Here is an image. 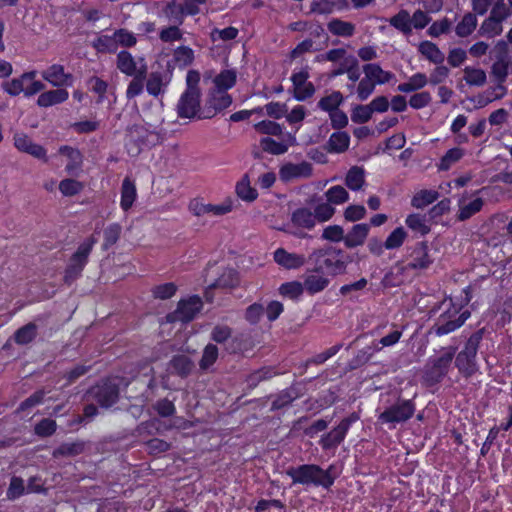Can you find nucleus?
<instances>
[{
  "mask_svg": "<svg viewBox=\"0 0 512 512\" xmlns=\"http://www.w3.org/2000/svg\"><path fill=\"white\" fill-rule=\"evenodd\" d=\"M332 468L333 466H330L324 470L315 464H303L289 468L286 474L292 479L293 484L329 488L335 480V477L332 475Z\"/></svg>",
  "mask_w": 512,
  "mask_h": 512,
  "instance_id": "nucleus-1",
  "label": "nucleus"
},
{
  "mask_svg": "<svg viewBox=\"0 0 512 512\" xmlns=\"http://www.w3.org/2000/svg\"><path fill=\"white\" fill-rule=\"evenodd\" d=\"M236 81L237 73L233 69L223 70L214 77V90L209 100V104L214 111L225 109L231 104L232 99L226 91L231 89L236 84Z\"/></svg>",
  "mask_w": 512,
  "mask_h": 512,
  "instance_id": "nucleus-2",
  "label": "nucleus"
},
{
  "mask_svg": "<svg viewBox=\"0 0 512 512\" xmlns=\"http://www.w3.org/2000/svg\"><path fill=\"white\" fill-rule=\"evenodd\" d=\"M442 305L445 310L433 326V330L438 336L447 335L455 331L470 317L468 310L461 312V308L453 305L451 300L448 302L444 301Z\"/></svg>",
  "mask_w": 512,
  "mask_h": 512,
  "instance_id": "nucleus-3",
  "label": "nucleus"
},
{
  "mask_svg": "<svg viewBox=\"0 0 512 512\" xmlns=\"http://www.w3.org/2000/svg\"><path fill=\"white\" fill-rule=\"evenodd\" d=\"M342 256L341 249L319 248L310 253L309 260L315 265L323 266V269H327L331 275H338L344 273L347 267V262Z\"/></svg>",
  "mask_w": 512,
  "mask_h": 512,
  "instance_id": "nucleus-4",
  "label": "nucleus"
},
{
  "mask_svg": "<svg viewBox=\"0 0 512 512\" xmlns=\"http://www.w3.org/2000/svg\"><path fill=\"white\" fill-rule=\"evenodd\" d=\"M455 353V348L447 347L437 356L430 358L425 369V380L430 384L440 382L447 375Z\"/></svg>",
  "mask_w": 512,
  "mask_h": 512,
  "instance_id": "nucleus-5",
  "label": "nucleus"
},
{
  "mask_svg": "<svg viewBox=\"0 0 512 512\" xmlns=\"http://www.w3.org/2000/svg\"><path fill=\"white\" fill-rule=\"evenodd\" d=\"M317 225L313 210L308 207L295 209L290 216V222L280 228L281 231L298 238H305V231L313 230Z\"/></svg>",
  "mask_w": 512,
  "mask_h": 512,
  "instance_id": "nucleus-6",
  "label": "nucleus"
},
{
  "mask_svg": "<svg viewBox=\"0 0 512 512\" xmlns=\"http://www.w3.org/2000/svg\"><path fill=\"white\" fill-rule=\"evenodd\" d=\"M158 134L151 125L135 124L129 128L126 140V149L131 156H137L142 145L155 144Z\"/></svg>",
  "mask_w": 512,
  "mask_h": 512,
  "instance_id": "nucleus-7",
  "label": "nucleus"
},
{
  "mask_svg": "<svg viewBox=\"0 0 512 512\" xmlns=\"http://www.w3.org/2000/svg\"><path fill=\"white\" fill-rule=\"evenodd\" d=\"M201 92H194L192 90H185L180 96L176 110L180 118L184 119H206L211 118L217 111L208 110L205 113H201Z\"/></svg>",
  "mask_w": 512,
  "mask_h": 512,
  "instance_id": "nucleus-8",
  "label": "nucleus"
},
{
  "mask_svg": "<svg viewBox=\"0 0 512 512\" xmlns=\"http://www.w3.org/2000/svg\"><path fill=\"white\" fill-rule=\"evenodd\" d=\"M96 242L97 239L92 236L85 239L79 245L76 252L70 258L69 264L65 270L64 280L66 283H72L81 275V272L88 261V256Z\"/></svg>",
  "mask_w": 512,
  "mask_h": 512,
  "instance_id": "nucleus-9",
  "label": "nucleus"
},
{
  "mask_svg": "<svg viewBox=\"0 0 512 512\" xmlns=\"http://www.w3.org/2000/svg\"><path fill=\"white\" fill-rule=\"evenodd\" d=\"M414 411L415 407L412 401L398 400L381 412L378 416V420L382 424H388L390 428H394L397 424L410 419Z\"/></svg>",
  "mask_w": 512,
  "mask_h": 512,
  "instance_id": "nucleus-10",
  "label": "nucleus"
},
{
  "mask_svg": "<svg viewBox=\"0 0 512 512\" xmlns=\"http://www.w3.org/2000/svg\"><path fill=\"white\" fill-rule=\"evenodd\" d=\"M358 419L359 417L355 413H352L348 417L342 419L334 429L320 438L319 444L322 449L335 450L344 441L351 425Z\"/></svg>",
  "mask_w": 512,
  "mask_h": 512,
  "instance_id": "nucleus-11",
  "label": "nucleus"
},
{
  "mask_svg": "<svg viewBox=\"0 0 512 512\" xmlns=\"http://www.w3.org/2000/svg\"><path fill=\"white\" fill-rule=\"evenodd\" d=\"M478 350V341L470 338L464 349L456 356L455 364L460 373L465 376H471L476 371V355Z\"/></svg>",
  "mask_w": 512,
  "mask_h": 512,
  "instance_id": "nucleus-12",
  "label": "nucleus"
},
{
  "mask_svg": "<svg viewBox=\"0 0 512 512\" xmlns=\"http://www.w3.org/2000/svg\"><path fill=\"white\" fill-rule=\"evenodd\" d=\"M202 301L198 296H192L188 299L181 300L178 303V307L176 311L170 315H168L169 321H181V322H189L200 312L202 309Z\"/></svg>",
  "mask_w": 512,
  "mask_h": 512,
  "instance_id": "nucleus-13",
  "label": "nucleus"
},
{
  "mask_svg": "<svg viewBox=\"0 0 512 512\" xmlns=\"http://www.w3.org/2000/svg\"><path fill=\"white\" fill-rule=\"evenodd\" d=\"M95 400L105 408L111 407L118 400V385L113 380H106L91 390Z\"/></svg>",
  "mask_w": 512,
  "mask_h": 512,
  "instance_id": "nucleus-14",
  "label": "nucleus"
},
{
  "mask_svg": "<svg viewBox=\"0 0 512 512\" xmlns=\"http://www.w3.org/2000/svg\"><path fill=\"white\" fill-rule=\"evenodd\" d=\"M308 78L309 72L307 69L295 72L291 76V81L293 83V97L298 101H305L315 93V87L308 81Z\"/></svg>",
  "mask_w": 512,
  "mask_h": 512,
  "instance_id": "nucleus-15",
  "label": "nucleus"
},
{
  "mask_svg": "<svg viewBox=\"0 0 512 512\" xmlns=\"http://www.w3.org/2000/svg\"><path fill=\"white\" fill-rule=\"evenodd\" d=\"M117 68L121 71V73L127 76H134L139 74L140 76H146L147 66L144 63L143 59H140L138 62L134 59V57L128 51H120L117 54L116 61Z\"/></svg>",
  "mask_w": 512,
  "mask_h": 512,
  "instance_id": "nucleus-16",
  "label": "nucleus"
},
{
  "mask_svg": "<svg viewBox=\"0 0 512 512\" xmlns=\"http://www.w3.org/2000/svg\"><path fill=\"white\" fill-rule=\"evenodd\" d=\"M313 168L309 162L300 163L287 162L280 167L279 176L284 182L296 179H306L312 176Z\"/></svg>",
  "mask_w": 512,
  "mask_h": 512,
  "instance_id": "nucleus-17",
  "label": "nucleus"
},
{
  "mask_svg": "<svg viewBox=\"0 0 512 512\" xmlns=\"http://www.w3.org/2000/svg\"><path fill=\"white\" fill-rule=\"evenodd\" d=\"M273 260L277 265L286 270H297L306 263L305 255L289 252L284 248H277L273 252Z\"/></svg>",
  "mask_w": 512,
  "mask_h": 512,
  "instance_id": "nucleus-18",
  "label": "nucleus"
},
{
  "mask_svg": "<svg viewBox=\"0 0 512 512\" xmlns=\"http://www.w3.org/2000/svg\"><path fill=\"white\" fill-rule=\"evenodd\" d=\"M260 147L263 151L272 155L285 154L291 146L297 144L295 135L286 133L281 141H276L270 137H263L260 139Z\"/></svg>",
  "mask_w": 512,
  "mask_h": 512,
  "instance_id": "nucleus-19",
  "label": "nucleus"
},
{
  "mask_svg": "<svg viewBox=\"0 0 512 512\" xmlns=\"http://www.w3.org/2000/svg\"><path fill=\"white\" fill-rule=\"evenodd\" d=\"M323 266L315 265V269L308 272L304 278V289L310 294L323 291L329 285V279L322 274Z\"/></svg>",
  "mask_w": 512,
  "mask_h": 512,
  "instance_id": "nucleus-20",
  "label": "nucleus"
},
{
  "mask_svg": "<svg viewBox=\"0 0 512 512\" xmlns=\"http://www.w3.org/2000/svg\"><path fill=\"white\" fill-rule=\"evenodd\" d=\"M362 69L364 75L368 76L376 85L395 83L397 80L393 72L384 70L377 63L365 64Z\"/></svg>",
  "mask_w": 512,
  "mask_h": 512,
  "instance_id": "nucleus-21",
  "label": "nucleus"
},
{
  "mask_svg": "<svg viewBox=\"0 0 512 512\" xmlns=\"http://www.w3.org/2000/svg\"><path fill=\"white\" fill-rule=\"evenodd\" d=\"M410 258L411 259L407 264V267L411 269H426L433 262V259L429 253V248L424 242L416 244L410 255Z\"/></svg>",
  "mask_w": 512,
  "mask_h": 512,
  "instance_id": "nucleus-22",
  "label": "nucleus"
},
{
  "mask_svg": "<svg viewBox=\"0 0 512 512\" xmlns=\"http://www.w3.org/2000/svg\"><path fill=\"white\" fill-rule=\"evenodd\" d=\"M206 0H185L184 2H176L168 4L166 8L167 14L179 15L178 22L182 23L184 15H195L199 12V5L204 4Z\"/></svg>",
  "mask_w": 512,
  "mask_h": 512,
  "instance_id": "nucleus-23",
  "label": "nucleus"
},
{
  "mask_svg": "<svg viewBox=\"0 0 512 512\" xmlns=\"http://www.w3.org/2000/svg\"><path fill=\"white\" fill-rule=\"evenodd\" d=\"M3 86L5 91L12 96L19 95L21 92L25 96H30L32 95V72H26L20 78L5 82Z\"/></svg>",
  "mask_w": 512,
  "mask_h": 512,
  "instance_id": "nucleus-24",
  "label": "nucleus"
},
{
  "mask_svg": "<svg viewBox=\"0 0 512 512\" xmlns=\"http://www.w3.org/2000/svg\"><path fill=\"white\" fill-rule=\"evenodd\" d=\"M370 231V225L366 223L355 224L345 234L344 244L347 248H355L361 246L366 241Z\"/></svg>",
  "mask_w": 512,
  "mask_h": 512,
  "instance_id": "nucleus-25",
  "label": "nucleus"
},
{
  "mask_svg": "<svg viewBox=\"0 0 512 512\" xmlns=\"http://www.w3.org/2000/svg\"><path fill=\"white\" fill-rule=\"evenodd\" d=\"M43 77L54 86L72 85L73 77L64 72L61 65L54 64L43 73Z\"/></svg>",
  "mask_w": 512,
  "mask_h": 512,
  "instance_id": "nucleus-26",
  "label": "nucleus"
},
{
  "mask_svg": "<svg viewBox=\"0 0 512 512\" xmlns=\"http://www.w3.org/2000/svg\"><path fill=\"white\" fill-rule=\"evenodd\" d=\"M59 154L66 158L67 163L65 170L69 174H74L80 169L83 159L82 154L78 149L71 146H62L59 148Z\"/></svg>",
  "mask_w": 512,
  "mask_h": 512,
  "instance_id": "nucleus-27",
  "label": "nucleus"
},
{
  "mask_svg": "<svg viewBox=\"0 0 512 512\" xmlns=\"http://www.w3.org/2000/svg\"><path fill=\"white\" fill-rule=\"evenodd\" d=\"M68 97L69 93L65 89L50 90L39 95L37 104L41 107H49L65 102Z\"/></svg>",
  "mask_w": 512,
  "mask_h": 512,
  "instance_id": "nucleus-28",
  "label": "nucleus"
},
{
  "mask_svg": "<svg viewBox=\"0 0 512 512\" xmlns=\"http://www.w3.org/2000/svg\"><path fill=\"white\" fill-rule=\"evenodd\" d=\"M349 144L350 136L347 132H334L327 142V150L330 153H342L348 149Z\"/></svg>",
  "mask_w": 512,
  "mask_h": 512,
  "instance_id": "nucleus-29",
  "label": "nucleus"
},
{
  "mask_svg": "<svg viewBox=\"0 0 512 512\" xmlns=\"http://www.w3.org/2000/svg\"><path fill=\"white\" fill-rule=\"evenodd\" d=\"M428 83L426 74L417 72L411 75L406 82L399 84L397 90L401 93H411L423 89Z\"/></svg>",
  "mask_w": 512,
  "mask_h": 512,
  "instance_id": "nucleus-30",
  "label": "nucleus"
},
{
  "mask_svg": "<svg viewBox=\"0 0 512 512\" xmlns=\"http://www.w3.org/2000/svg\"><path fill=\"white\" fill-rule=\"evenodd\" d=\"M483 206V200L479 197L467 201L466 198L459 200V214L458 219L463 221L469 219L471 216L481 210Z\"/></svg>",
  "mask_w": 512,
  "mask_h": 512,
  "instance_id": "nucleus-31",
  "label": "nucleus"
},
{
  "mask_svg": "<svg viewBox=\"0 0 512 512\" xmlns=\"http://www.w3.org/2000/svg\"><path fill=\"white\" fill-rule=\"evenodd\" d=\"M418 50L427 60L434 64H442L445 60L444 53L433 42H421L418 46Z\"/></svg>",
  "mask_w": 512,
  "mask_h": 512,
  "instance_id": "nucleus-32",
  "label": "nucleus"
},
{
  "mask_svg": "<svg viewBox=\"0 0 512 512\" xmlns=\"http://www.w3.org/2000/svg\"><path fill=\"white\" fill-rule=\"evenodd\" d=\"M167 85L168 81L161 72H152L147 79L146 90L150 95L157 97L165 92Z\"/></svg>",
  "mask_w": 512,
  "mask_h": 512,
  "instance_id": "nucleus-33",
  "label": "nucleus"
},
{
  "mask_svg": "<svg viewBox=\"0 0 512 512\" xmlns=\"http://www.w3.org/2000/svg\"><path fill=\"white\" fill-rule=\"evenodd\" d=\"M365 184V171L362 167H351L345 177V185L352 191L362 189Z\"/></svg>",
  "mask_w": 512,
  "mask_h": 512,
  "instance_id": "nucleus-34",
  "label": "nucleus"
},
{
  "mask_svg": "<svg viewBox=\"0 0 512 512\" xmlns=\"http://www.w3.org/2000/svg\"><path fill=\"white\" fill-rule=\"evenodd\" d=\"M137 192L135 184L129 179L125 178L121 188V201L120 206L124 211L130 209L136 199Z\"/></svg>",
  "mask_w": 512,
  "mask_h": 512,
  "instance_id": "nucleus-35",
  "label": "nucleus"
},
{
  "mask_svg": "<svg viewBox=\"0 0 512 512\" xmlns=\"http://www.w3.org/2000/svg\"><path fill=\"white\" fill-rule=\"evenodd\" d=\"M478 32L484 37H496L503 32V21L489 15V17L482 22Z\"/></svg>",
  "mask_w": 512,
  "mask_h": 512,
  "instance_id": "nucleus-36",
  "label": "nucleus"
},
{
  "mask_svg": "<svg viewBox=\"0 0 512 512\" xmlns=\"http://www.w3.org/2000/svg\"><path fill=\"white\" fill-rule=\"evenodd\" d=\"M239 283L238 273L232 268H226L222 274L210 284L209 288H233Z\"/></svg>",
  "mask_w": 512,
  "mask_h": 512,
  "instance_id": "nucleus-37",
  "label": "nucleus"
},
{
  "mask_svg": "<svg viewBox=\"0 0 512 512\" xmlns=\"http://www.w3.org/2000/svg\"><path fill=\"white\" fill-rule=\"evenodd\" d=\"M327 28L330 33L340 37H351L355 33L354 24L340 19H332Z\"/></svg>",
  "mask_w": 512,
  "mask_h": 512,
  "instance_id": "nucleus-38",
  "label": "nucleus"
},
{
  "mask_svg": "<svg viewBox=\"0 0 512 512\" xmlns=\"http://www.w3.org/2000/svg\"><path fill=\"white\" fill-rule=\"evenodd\" d=\"M313 213L317 223H325L333 218L336 213V209L326 200L317 202L314 206Z\"/></svg>",
  "mask_w": 512,
  "mask_h": 512,
  "instance_id": "nucleus-39",
  "label": "nucleus"
},
{
  "mask_svg": "<svg viewBox=\"0 0 512 512\" xmlns=\"http://www.w3.org/2000/svg\"><path fill=\"white\" fill-rule=\"evenodd\" d=\"M511 72L510 61L506 56L499 57L491 67V75L497 82H505Z\"/></svg>",
  "mask_w": 512,
  "mask_h": 512,
  "instance_id": "nucleus-40",
  "label": "nucleus"
},
{
  "mask_svg": "<svg viewBox=\"0 0 512 512\" xmlns=\"http://www.w3.org/2000/svg\"><path fill=\"white\" fill-rule=\"evenodd\" d=\"M389 23L392 27L402 32L403 34L411 33V21L410 14L407 10L402 9L397 14L389 19Z\"/></svg>",
  "mask_w": 512,
  "mask_h": 512,
  "instance_id": "nucleus-41",
  "label": "nucleus"
},
{
  "mask_svg": "<svg viewBox=\"0 0 512 512\" xmlns=\"http://www.w3.org/2000/svg\"><path fill=\"white\" fill-rule=\"evenodd\" d=\"M438 197L439 194L436 190L423 189L415 193L411 200V205L418 209L424 208L436 201Z\"/></svg>",
  "mask_w": 512,
  "mask_h": 512,
  "instance_id": "nucleus-42",
  "label": "nucleus"
},
{
  "mask_svg": "<svg viewBox=\"0 0 512 512\" xmlns=\"http://www.w3.org/2000/svg\"><path fill=\"white\" fill-rule=\"evenodd\" d=\"M324 196L326 200L333 206L344 204L349 200V193L343 186L340 185L330 187L324 193Z\"/></svg>",
  "mask_w": 512,
  "mask_h": 512,
  "instance_id": "nucleus-43",
  "label": "nucleus"
},
{
  "mask_svg": "<svg viewBox=\"0 0 512 512\" xmlns=\"http://www.w3.org/2000/svg\"><path fill=\"white\" fill-rule=\"evenodd\" d=\"M344 98L341 92L333 91L329 95L322 97L318 102V107L330 113L331 111L337 110L338 107L343 103Z\"/></svg>",
  "mask_w": 512,
  "mask_h": 512,
  "instance_id": "nucleus-44",
  "label": "nucleus"
},
{
  "mask_svg": "<svg viewBox=\"0 0 512 512\" xmlns=\"http://www.w3.org/2000/svg\"><path fill=\"white\" fill-rule=\"evenodd\" d=\"M463 79L470 86H483L487 77L483 69L467 66L464 69Z\"/></svg>",
  "mask_w": 512,
  "mask_h": 512,
  "instance_id": "nucleus-45",
  "label": "nucleus"
},
{
  "mask_svg": "<svg viewBox=\"0 0 512 512\" xmlns=\"http://www.w3.org/2000/svg\"><path fill=\"white\" fill-rule=\"evenodd\" d=\"M236 193L244 201H254L258 193L256 189H254L249 181V178L247 176H244L236 185Z\"/></svg>",
  "mask_w": 512,
  "mask_h": 512,
  "instance_id": "nucleus-46",
  "label": "nucleus"
},
{
  "mask_svg": "<svg viewBox=\"0 0 512 512\" xmlns=\"http://www.w3.org/2000/svg\"><path fill=\"white\" fill-rule=\"evenodd\" d=\"M477 26V18L475 14L467 13L456 26V34L460 37L470 35Z\"/></svg>",
  "mask_w": 512,
  "mask_h": 512,
  "instance_id": "nucleus-47",
  "label": "nucleus"
},
{
  "mask_svg": "<svg viewBox=\"0 0 512 512\" xmlns=\"http://www.w3.org/2000/svg\"><path fill=\"white\" fill-rule=\"evenodd\" d=\"M407 238V232L403 227L395 228L384 242L385 249L393 250L401 247Z\"/></svg>",
  "mask_w": 512,
  "mask_h": 512,
  "instance_id": "nucleus-48",
  "label": "nucleus"
},
{
  "mask_svg": "<svg viewBox=\"0 0 512 512\" xmlns=\"http://www.w3.org/2000/svg\"><path fill=\"white\" fill-rule=\"evenodd\" d=\"M192 367L193 363L186 355H177L170 362L171 370L180 375H187Z\"/></svg>",
  "mask_w": 512,
  "mask_h": 512,
  "instance_id": "nucleus-49",
  "label": "nucleus"
},
{
  "mask_svg": "<svg viewBox=\"0 0 512 512\" xmlns=\"http://www.w3.org/2000/svg\"><path fill=\"white\" fill-rule=\"evenodd\" d=\"M255 130L258 133L271 135V136H280L283 133V127L271 120H263L254 125Z\"/></svg>",
  "mask_w": 512,
  "mask_h": 512,
  "instance_id": "nucleus-50",
  "label": "nucleus"
},
{
  "mask_svg": "<svg viewBox=\"0 0 512 512\" xmlns=\"http://www.w3.org/2000/svg\"><path fill=\"white\" fill-rule=\"evenodd\" d=\"M304 290L303 283L298 281L286 282L279 287V293L290 299H297L302 295Z\"/></svg>",
  "mask_w": 512,
  "mask_h": 512,
  "instance_id": "nucleus-51",
  "label": "nucleus"
},
{
  "mask_svg": "<svg viewBox=\"0 0 512 512\" xmlns=\"http://www.w3.org/2000/svg\"><path fill=\"white\" fill-rule=\"evenodd\" d=\"M376 86L368 76L364 75L356 87L357 98L360 101L367 100L374 93Z\"/></svg>",
  "mask_w": 512,
  "mask_h": 512,
  "instance_id": "nucleus-52",
  "label": "nucleus"
},
{
  "mask_svg": "<svg viewBox=\"0 0 512 512\" xmlns=\"http://www.w3.org/2000/svg\"><path fill=\"white\" fill-rule=\"evenodd\" d=\"M84 189V184L75 179H64L59 183V190L64 196H75Z\"/></svg>",
  "mask_w": 512,
  "mask_h": 512,
  "instance_id": "nucleus-53",
  "label": "nucleus"
},
{
  "mask_svg": "<svg viewBox=\"0 0 512 512\" xmlns=\"http://www.w3.org/2000/svg\"><path fill=\"white\" fill-rule=\"evenodd\" d=\"M492 4L490 16L505 21L512 15V7L505 0H494Z\"/></svg>",
  "mask_w": 512,
  "mask_h": 512,
  "instance_id": "nucleus-54",
  "label": "nucleus"
},
{
  "mask_svg": "<svg viewBox=\"0 0 512 512\" xmlns=\"http://www.w3.org/2000/svg\"><path fill=\"white\" fill-rule=\"evenodd\" d=\"M12 340L19 345L30 343L32 341V323H27L23 327L19 328L14 333L13 337L7 341L4 347L9 346Z\"/></svg>",
  "mask_w": 512,
  "mask_h": 512,
  "instance_id": "nucleus-55",
  "label": "nucleus"
},
{
  "mask_svg": "<svg viewBox=\"0 0 512 512\" xmlns=\"http://www.w3.org/2000/svg\"><path fill=\"white\" fill-rule=\"evenodd\" d=\"M405 223L410 229L419 232L421 235H426L430 230L426 224L425 217L420 214L408 215Z\"/></svg>",
  "mask_w": 512,
  "mask_h": 512,
  "instance_id": "nucleus-56",
  "label": "nucleus"
},
{
  "mask_svg": "<svg viewBox=\"0 0 512 512\" xmlns=\"http://www.w3.org/2000/svg\"><path fill=\"white\" fill-rule=\"evenodd\" d=\"M464 155V152L460 148L449 149L446 154L441 158L438 165L440 170H448L453 164L458 162Z\"/></svg>",
  "mask_w": 512,
  "mask_h": 512,
  "instance_id": "nucleus-57",
  "label": "nucleus"
},
{
  "mask_svg": "<svg viewBox=\"0 0 512 512\" xmlns=\"http://www.w3.org/2000/svg\"><path fill=\"white\" fill-rule=\"evenodd\" d=\"M233 209V202L231 200H225L218 204L206 203V216L219 217L223 216Z\"/></svg>",
  "mask_w": 512,
  "mask_h": 512,
  "instance_id": "nucleus-58",
  "label": "nucleus"
},
{
  "mask_svg": "<svg viewBox=\"0 0 512 512\" xmlns=\"http://www.w3.org/2000/svg\"><path fill=\"white\" fill-rule=\"evenodd\" d=\"M174 60L180 67L190 65L194 60V52L187 46H180L174 51Z\"/></svg>",
  "mask_w": 512,
  "mask_h": 512,
  "instance_id": "nucleus-59",
  "label": "nucleus"
},
{
  "mask_svg": "<svg viewBox=\"0 0 512 512\" xmlns=\"http://www.w3.org/2000/svg\"><path fill=\"white\" fill-rule=\"evenodd\" d=\"M121 231L122 228L118 223H112L107 226L104 230L103 248L108 249L114 245L118 241Z\"/></svg>",
  "mask_w": 512,
  "mask_h": 512,
  "instance_id": "nucleus-60",
  "label": "nucleus"
},
{
  "mask_svg": "<svg viewBox=\"0 0 512 512\" xmlns=\"http://www.w3.org/2000/svg\"><path fill=\"white\" fill-rule=\"evenodd\" d=\"M218 348L214 344H208L204 348L202 358L199 362L201 369L206 370L212 366L218 358Z\"/></svg>",
  "mask_w": 512,
  "mask_h": 512,
  "instance_id": "nucleus-61",
  "label": "nucleus"
},
{
  "mask_svg": "<svg viewBox=\"0 0 512 512\" xmlns=\"http://www.w3.org/2000/svg\"><path fill=\"white\" fill-rule=\"evenodd\" d=\"M372 111L368 105H356L351 112V120L357 124L368 122L372 118Z\"/></svg>",
  "mask_w": 512,
  "mask_h": 512,
  "instance_id": "nucleus-62",
  "label": "nucleus"
},
{
  "mask_svg": "<svg viewBox=\"0 0 512 512\" xmlns=\"http://www.w3.org/2000/svg\"><path fill=\"white\" fill-rule=\"evenodd\" d=\"M322 239L330 242H340L345 239V232L340 225H329L323 229Z\"/></svg>",
  "mask_w": 512,
  "mask_h": 512,
  "instance_id": "nucleus-63",
  "label": "nucleus"
},
{
  "mask_svg": "<svg viewBox=\"0 0 512 512\" xmlns=\"http://www.w3.org/2000/svg\"><path fill=\"white\" fill-rule=\"evenodd\" d=\"M176 291L177 286L174 283L169 282L155 286L152 289V294L157 299L166 300L173 297Z\"/></svg>",
  "mask_w": 512,
  "mask_h": 512,
  "instance_id": "nucleus-64",
  "label": "nucleus"
}]
</instances>
